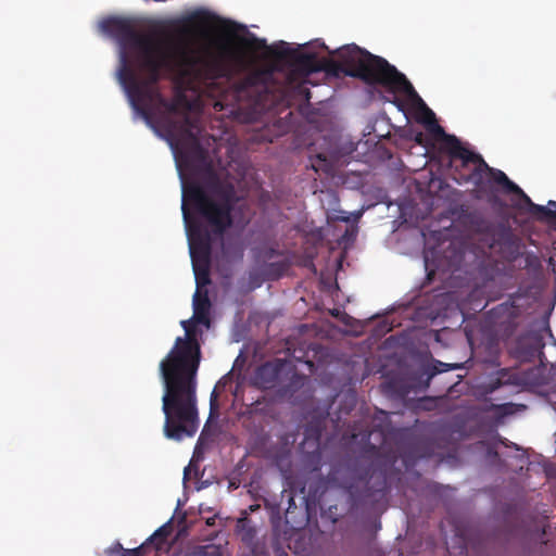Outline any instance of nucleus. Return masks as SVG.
<instances>
[{"label":"nucleus","mask_w":556,"mask_h":556,"mask_svg":"<svg viewBox=\"0 0 556 556\" xmlns=\"http://www.w3.org/2000/svg\"><path fill=\"white\" fill-rule=\"evenodd\" d=\"M174 530L172 519L156 529L144 542L143 544L150 551L151 548L155 551H162L167 545L168 538L170 536Z\"/></svg>","instance_id":"obj_11"},{"label":"nucleus","mask_w":556,"mask_h":556,"mask_svg":"<svg viewBox=\"0 0 556 556\" xmlns=\"http://www.w3.org/2000/svg\"><path fill=\"white\" fill-rule=\"evenodd\" d=\"M126 548L123 547L119 541L114 542L111 546L105 548L104 553L106 556H123V552H125Z\"/></svg>","instance_id":"obj_16"},{"label":"nucleus","mask_w":556,"mask_h":556,"mask_svg":"<svg viewBox=\"0 0 556 556\" xmlns=\"http://www.w3.org/2000/svg\"><path fill=\"white\" fill-rule=\"evenodd\" d=\"M244 45L253 49H266L267 43L265 39L252 36L250 39L243 40Z\"/></svg>","instance_id":"obj_15"},{"label":"nucleus","mask_w":556,"mask_h":556,"mask_svg":"<svg viewBox=\"0 0 556 556\" xmlns=\"http://www.w3.org/2000/svg\"><path fill=\"white\" fill-rule=\"evenodd\" d=\"M270 55L278 62L289 65L290 71L286 77L283 96L291 94L293 98L309 101L311 91L308 76L320 72V61L316 53H308L291 48L287 42L281 41L269 49Z\"/></svg>","instance_id":"obj_7"},{"label":"nucleus","mask_w":556,"mask_h":556,"mask_svg":"<svg viewBox=\"0 0 556 556\" xmlns=\"http://www.w3.org/2000/svg\"><path fill=\"white\" fill-rule=\"evenodd\" d=\"M317 161L320 162V163H325V165H327V160L321 154L317 155Z\"/></svg>","instance_id":"obj_24"},{"label":"nucleus","mask_w":556,"mask_h":556,"mask_svg":"<svg viewBox=\"0 0 556 556\" xmlns=\"http://www.w3.org/2000/svg\"><path fill=\"white\" fill-rule=\"evenodd\" d=\"M253 535H254V530L250 528V529L247 531V534L244 535V538H243V539H244V540H247V539H252V538H253Z\"/></svg>","instance_id":"obj_23"},{"label":"nucleus","mask_w":556,"mask_h":556,"mask_svg":"<svg viewBox=\"0 0 556 556\" xmlns=\"http://www.w3.org/2000/svg\"><path fill=\"white\" fill-rule=\"evenodd\" d=\"M279 556H287V553L282 552Z\"/></svg>","instance_id":"obj_34"},{"label":"nucleus","mask_w":556,"mask_h":556,"mask_svg":"<svg viewBox=\"0 0 556 556\" xmlns=\"http://www.w3.org/2000/svg\"><path fill=\"white\" fill-rule=\"evenodd\" d=\"M432 122L430 130L442 141V149L451 156L452 160H459L462 167L475 164L473 169L468 175L460 174L456 180L460 182L471 181L479 190H484V177L491 168L480 154H477L463 146L462 141L454 135L446 134L434 119V113L428 109Z\"/></svg>","instance_id":"obj_8"},{"label":"nucleus","mask_w":556,"mask_h":556,"mask_svg":"<svg viewBox=\"0 0 556 556\" xmlns=\"http://www.w3.org/2000/svg\"><path fill=\"white\" fill-rule=\"evenodd\" d=\"M100 28L104 34L113 37L119 46L117 78L121 85H123L122 74L125 67L132 73H137L131 64V54L141 72L151 70L155 73L159 66L157 62L180 46L170 42L165 43L151 35L139 33L135 23L125 17H108L100 23Z\"/></svg>","instance_id":"obj_6"},{"label":"nucleus","mask_w":556,"mask_h":556,"mask_svg":"<svg viewBox=\"0 0 556 556\" xmlns=\"http://www.w3.org/2000/svg\"><path fill=\"white\" fill-rule=\"evenodd\" d=\"M190 20H191L192 22H203V21H202V16H201L199 13L193 14V15L190 17Z\"/></svg>","instance_id":"obj_21"},{"label":"nucleus","mask_w":556,"mask_h":556,"mask_svg":"<svg viewBox=\"0 0 556 556\" xmlns=\"http://www.w3.org/2000/svg\"><path fill=\"white\" fill-rule=\"evenodd\" d=\"M501 386V381L500 379H497L495 382H493L491 386H490V391H494L495 389H497L498 387Z\"/></svg>","instance_id":"obj_22"},{"label":"nucleus","mask_w":556,"mask_h":556,"mask_svg":"<svg viewBox=\"0 0 556 556\" xmlns=\"http://www.w3.org/2000/svg\"><path fill=\"white\" fill-rule=\"evenodd\" d=\"M273 72L269 70H254L242 79L233 84V92L237 100L250 101L256 109H268L271 94Z\"/></svg>","instance_id":"obj_9"},{"label":"nucleus","mask_w":556,"mask_h":556,"mask_svg":"<svg viewBox=\"0 0 556 556\" xmlns=\"http://www.w3.org/2000/svg\"><path fill=\"white\" fill-rule=\"evenodd\" d=\"M204 431H205V429L202 431L201 435L199 437V443L202 441V438L204 435Z\"/></svg>","instance_id":"obj_31"},{"label":"nucleus","mask_w":556,"mask_h":556,"mask_svg":"<svg viewBox=\"0 0 556 556\" xmlns=\"http://www.w3.org/2000/svg\"><path fill=\"white\" fill-rule=\"evenodd\" d=\"M173 63L194 71L200 79L215 81L231 80L236 75L244 72L250 62L242 52L227 46H223L217 54L203 56L188 46L181 45L157 62L155 73L144 70L143 78L138 73L124 68L122 87L134 110L157 132L162 131L160 135L169 142L172 148L181 146L186 161L201 162L205 160L206 152L193 132V121L186 113L179 118L174 117L186 101V97L178 93L174 99L167 100L157 87L162 70L170 68Z\"/></svg>","instance_id":"obj_1"},{"label":"nucleus","mask_w":556,"mask_h":556,"mask_svg":"<svg viewBox=\"0 0 556 556\" xmlns=\"http://www.w3.org/2000/svg\"><path fill=\"white\" fill-rule=\"evenodd\" d=\"M211 302L207 295V292H201L198 289L193 295V317L198 323L208 325V313H210Z\"/></svg>","instance_id":"obj_12"},{"label":"nucleus","mask_w":556,"mask_h":556,"mask_svg":"<svg viewBox=\"0 0 556 556\" xmlns=\"http://www.w3.org/2000/svg\"><path fill=\"white\" fill-rule=\"evenodd\" d=\"M313 167H314L315 170H318V167H317V165L315 163H313Z\"/></svg>","instance_id":"obj_32"},{"label":"nucleus","mask_w":556,"mask_h":556,"mask_svg":"<svg viewBox=\"0 0 556 556\" xmlns=\"http://www.w3.org/2000/svg\"><path fill=\"white\" fill-rule=\"evenodd\" d=\"M384 388L389 391L392 389V382L386 383Z\"/></svg>","instance_id":"obj_27"},{"label":"nucleus","mask_w":556,"mask_h":556,"mask_svg":"<svg viewBox=\"0 0 556 556\" xmlns=\"http://www.w3.org/2000/svg\"><path fill=\"white\" fill-rule=\"evenodd\" d=\"M370 434H371L370 432H367V433L365 434V437L369 438V437H370Z\"/></svg>","instance_id":"obj_33"},{"label":"nucleus","mask_w":556,"mask_h":556,"mask_svg":"<svg viewBox=\"0 0 556 556\" xmlns=\"http://www.w3.org/2000/svg\"><path fill=\"white\" fill-rule=\"evenodd\" d=\"M248 520L245 518H242L238 521L237 528L244 529Z\"/></svg>","instance_id":"obj_20"},{"label":"nucleus","mask_w":556,"mask_h":556,"mask_svg":"<svg viewBox=\"0 0 556 556\" xmlns=\"http://www.w3.org/2000/svg\"><path fill=\"white\" fill-rule=\"evenodd\" d=\"M149 552L147 546L141 543L138 547L127 549L123 552V556H143Z\"/></svg>","instance_id":"obj_17"},{"label":"nucleus","mask_w":556,"mask_h":556,"mask_svg":"<svg viewBox=\"0 0 556 556\" xmlns=\"http://www.w3.org/2000/svg\"><path fill=\"white\" fill-rule=\"evenodd\" d=\"M548 265L551 266L553 274L556 275V258H555V256H551L548 258Z\"/></svg>","instance_id":"obj_18"},{"label":"nucleus","mask_w":556,"mask_h":556,"mask_svg":"<svg viewBox=\"0 0 556 556\" xmlns=\"http://www.w3.org/2000/svg\"><path fill=\"white\" fill-rule=\"evenodd\" d=\"M332 54L337 60L321 58L320 72L336 78L342 76L358 78L370 85H380L392 92H401L412 101L422 102L406 76L386 59L355 43L343 46Z\"/></svg>","instance_id":"obj_5"},{"label":"nucleus","mask_w":556,"mask_h":556,"mask_svg":"<svg viewBox=\"0 0 556 556\" xmlns=\"http://www.w3.org/2000/svg\"><path fill=\"white\" fill-rule=\"evenodd\" d=\"M439 372V370L437 368H434V370H432L431 372L428 374V381L437 374Z\"/></svg>","instance_id":"obj_26"},{"label":"nucleus","mask_w":556,"mask_h":556,"mask_svg":"<svg viewBox=\"0 0 556 556\" xmlns=\"http://www.w3.org/2000/svg\"><path fill=\"white\" fill-rule=\"evenodd\" d=\"M446 549L450 556H466L467 544L465 538L462 535H455L452 543H446Z\"/></svg>","instance_id":"obj_13"},{"label":"nucleus","mask_w":556,"mask_h":556,"mask_svg":"<svg viewBox=\"0 0 556 556\" xmlns=\"http://www.w3.org/2000/svg\"><path fill=\"white\" fill-rule=\"evenodd\" d=\"M182 556H222L220 552L214 546H193L188 548Z\"/></svg>","instance_id":"obj_14"},{"label":"nucleus","mask_w":556,"mask_h":556,"mask_svg":"<svg viewBox=\"0 0 556 556\" xmlns=\"http://www.w3.org/2000/svg\"><path fill=\"white\" fill-rule=\"evenodd\" d=\"M180 324L185 337L176 338L174 346L160 363L164 384V433L173 440L192 437L199 426L197 372L201 361V348L195 325L191 320H182Z\"/></svg>","instance_id":"obj_2"},{"label":"nucleus","mask_w":556,"mask_h":556,"mask_svg":"<svg viewBox=\"0 0 556 556\" xmlns=\"http://www.w3.org/2000/svg\"><path fill=\"white\" fill-rule=\"evenodd\" d=\"M548 205H549V206H553V207H556V201H552V200H551V201H548Z\"/></svg>","instance_id":"obj_29"},{"label":"nucleus","mask_w":556,"mask_h":556,"mask_svg":"<svg viewBox=\"0 0 556 556\" xmlns=\"http://www.w3.org/2000/svg\"><path fill=\"white\" fill-rule=\"evenodd\" d=\"M215 397H216V394H215V391H213L212 397H211V405L212 406H213V402L215 401Z\"/></svg>","instance_id":"obj_28"},{"label":"nucleus","mask_w":556,"mask_h":556,"mask_svg":"<svg viewBox=\"0 0 556 556\" xmlns=\"http://www.w3.org/2000/svg\"><path fill=\"white\" fill-rule=\"evenodd\" d=\"M240 199L231 181L215 175L208 178L206 188L197 181L184 185L181 211L198 289L211 282L208 265L212 237L207 227L191 219L188 205L206 222L215 235H223L232 225L231 212Z\"/></svg>","instance_id":"obj_3"},{"label":"nucleus","mask_w":556,"mask_h":556,"mask_svg":"<svg viewBox=\"0 0 556 556\" xmlns=\"http://www.w3.org/2000/svg\"><path fill=\"white\" fill-rule=\"evenodd\" d=\"M215 522H216V516L210 517V518L206 519V525L210 526V527L215 526Z\"/></svg>","instance_id":"obj_19"},{"label":"nucleus","mask_w":556,"mask_h":556,"mask_svg":"<svg viewBox=\"0 0 556 556\" xmlns=\"http://www.w3.org/2000/svg\"><path fill=\"white\" fill-rule=\"evenodd\" d=\"M314 439H315V441H316V442H318V441H319V439H320V432H319L318 430H315V431H314Z\"/></svg>","instance_id":"obj_25"},{"label":"nucleus","mask_w":556,"mask_h":556,"mask_svg":"<svg viewBox=\"0 0 556 556\" xmlns=\"http://www.w3.org/2000/svg\"><path fill=\"white\" fill-rule=\"evenodd\" d=\"M397 459V452L384 439L379 446L367 444L356 458L331 468L325 488L344 490L353 505L377 503L386 495L388 473Z\"/></svg>","instance_id":"obj_4"},{"label":"nucleus","mask_w":556,"mask_h":556,"mask_svg":"<svg viewBox=\"0 0 556 556\" xmlns=\"http://www.w3.org/2000/svg\"><path fill=\"white\" fill-rule=\"evenodd\" d=\"M302 379L286 361L276 358L257 367L253 382L263 390L278 388L283 393H287L298 388Z\"/></svg>","instance_id":"obj_10"},{"label":"nucleus","mask_w":556,"mask_h":556,"mask_svg":"<svg viewBox=\"0 0 556 556\" xmlns=\"http://www.w3.org/2000/svg\"><path fill=\"white\" fill-rule=\"evenodd\" d=\"M311 431H312V429H307V430H306V435H305V437H306V439H308V438L311 437V434H309V432H311Z\"/></svg>","instance_id":"obj_30"}]
</instances>
